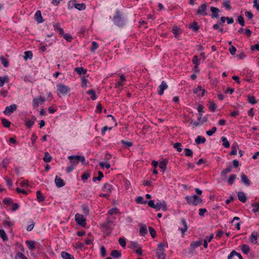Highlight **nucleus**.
Instances as JSON below:
<instances>
[{
    "instance_id": "1",
    "label": "nucleus",
    "mask_w": 259,
    "mask_h": 259,
    "mask_svg": "<svg viewBox=\"0 0 259 259\" xmlns=\"http://www.w3.org/2000/svg\"><path fill=\"white\" fill-rule=\"evenodd\" d=\"M113 21L115 25L119 27H122L125 24L124 17L118 10L116 11L115 15L113 18Z\"/></svg>"
},
{
    "instance_id": "2",
    "label": "nucleus",
    "mask_w": 259,
    "mask_h": 259,
    "mask_svg": "<svg viewBox=\"0 0 259 259\" xmlns=\"http://www.w3.org/2000/svg\"><path fill=\"white\" fill-rule=\"evenodd\" d=\"M113 224V222L112 220L109 218H107L106 222L101 225V228L103 229V231L106 232V235H110L113 230L112 228Z\"/></svg>"
},
{
    "instance_id": "3",
    "label": "nucleus",
    "mask_w": 259,
    "mask_h": 259,
    "mask_svg": "<svg viewBox=\"0 0 259 259\" xmlns=\"http://www.w3.org/2000/svg\"><path fill=\"white\" fill-rule=\"evenodd\" d=\"M156 255L157 259H165L166 254L165 253V249H164V245L162 243L158 244V248L156 250Z\"/></svg>"
},
{
    "instance_id": "4",
    "label": "nucleus",
    "mask_w": 259,
    "mask_h": 259,
    "mask_svg": "<svg viewBox=\"0 0 259 259\" xmlns=\"http://www.w3.org/2000/svg\"><path fill=\"white\" fill-rule=\"evenodd\" d=\"M204 107L202 105H199L198 106L197 110L199 112V117H198V120L200 121L201 124L205 123L207 121V118L206 117H202L203 111Z\"/></svg>"
},
{
    "instance_id": "5",
    "label": "nucleus",
    "mask_w": 259,
    "mask_h": 259,
    "mask_svg": "<svg viewBox=\"0 0 259 259\" xmlns=\"http://www.w3.org/2000/svg\"><path fill=\"white\" fill-rule=\"evenodd\" d=\"M75 220L78 224L82 227L84 226L86 224L85 218H84L83 215L80 214L79 213H76L75 214Z\"/></svg>"
},
{
    "instance_id": "6",
    "label": "nucleus",
    "mask_w": 259,
    "mask_h": 259,
    "mask_svg": "<svg viewBox=\"0 0 259 259\" xmlns=\"http://www.w3.org/2000/svg\"><path fill=\"white\" fill-rule=\"evenodd\" d=\"M57 87L58 88V91L61 94L65 95L67 93L70 91V89L69 87L62 84H58L57 85Z\"/></svg>"
},
{
    "instance_id": "7",
    "label": "nucleus",
    "mask_w": 259,
    "mask_h": 259,
    "mask_svg": "<svg viewBox=\"0 0 259 259\" xmlns=\"http://www.w3.org/2000/svg\"><path fill=\"white\" fill-rule=\"evenodd\" d=\"M207 5L206 3H204L201 5L196 10V14L202 16L207 15L206 13Z\"/></svg>"
},
{
    "instance_id": "8",
    "label": "nucleus",
    "mask_w": 259,
    "mask_h": 259,
    "mask_svg": "<svg viewBox=\"0 0 259 259\" xmlns=\"http://www.w3.org/2000/svg\"><path fill=\"white\" fill-rule=\"evenodd\" d=\"M156 209V210L158 211L161 208L163 211H165L167 210V205L165 201H162V202L159 201L157 202L156 204H155V207L154 208Z\"/></svg>"
},
{
    "instance_id": "9",
    "label": "nucleus",
    "mask_w": 259,
    "mask_h": 259,
    "mask_svg": "<svg viewBox=\"0 0 259 259\" xmlns=\"http://www.w3.org/2000/svg\"><path fill=\"white\" fill-rule=\"evenodd\" d=\"M17 108V105L14 104L9 106L6 107L3 112L5 115H10L13 112L16 110Z\"/></svg>"
},
{
    "instance_id": "10",
    "label": "nucleus",
    "mask_w": 259,
    "mask_h": 259,
    "mask_svg": "<svg viewBox=\"0 0 259 259\" xmlns=\"http://www.w3.org/2000/svg\"><path fill=\"white\" fill-rule=\"evenodd\" d=\"M46 101L44 97L40 96L39 98H34L33 100V106L34 107H37L39 104H42Z\"/></svg>"
},
{
    "instance_id": "11",
    "label": "nucleus",
    "mask_w": 259,
    "mask_h": 259,
    "mask_svg": "<svg viewBox=\"0 0 259 259\" xmlns=\"http://www.w3.org/2000/svg\"><path fill=\"white\" fill-rule=\"evenodd\" d=\"M192 205L196 206L198 204L202 202V199L201 198L197 196V195H194L192 196Z\"/></svg>"
},
{
    "instance_id": "12",
    "label": "nucleus",
    "mask_w": 259,
    "mask_h": 259,
    "mask_svg": "<svg viewBox=\"0 0 259 259\" xmlns=\"http://www.w3.org/2000/svg\"><path fill=\"white\" fill-rule=\"evenodd\" d=\"M210 11L211 12V17L212 18H218L219 17L220 10L218 8L214 7H211Z\"/></svg>"
},
{
    "instance_id": "13",
    "label": "nucleus",
    "mask_w": 259,
    "mask_h": 259,
    "mask_svg": "<svg viewBox=\"0 0 259 259\" xmlns=\"http://www.w3.org/2000/svg\"><path fill=\"white\" fill-rule=\"evenodd\" d=\"M55 183L56 186L58 188L62 187L65 185L64 181L61 178L58 177L57 176H56Z\"/></svg>"
},
{
    "instance_id": "14",
    "label": "nucleus",
    "mask_w": 259,
    "mask_h": 259,
    "mask_svg": "<svg viewBox=\"0 0 259 259\" xmlns=\"http://www.w3.org/2000/svg\"><path fill=\"white\" fill-rule=\"evenodd\" d=\"M167 87L168 86L166 83L164 81H162L161 84L158 87V94L159 95H163L164 91L166 90Z\"/></svg>"
},
{
    "instance_id": "15",
    "label": "nucleus",
    "mask_w": 259,
    "mask_h": 259,
    "mask_svg": "<svg viewBox=\"0 0 259 259\" xmlns=\"http://www.w3.org/2000/svg\"><path fill=\"white\" fill-rule=\"evenodd\" d=\"M241 182L246 186H249L251 184V182L248 177L244 174L241 175Z\"/></svg>"
},
{
    "instance_id": "16",
    "label": "nucleus",
    "mask_w": 259,
    "mask_h": 259,
    "mask_svg": "<svg viewBox=\"0 0 259 259\" xmlns=\"http://www.w3.org/2000/svg\"><path fill=\"white\" fill-rule=\"evenodd\" d=\"M258 236L257 235V233L253 232L251 233V236L249 238V240L253 244H257V239Z\"/></svg>"
},
{
    "instance_id": "17",
    "label": "nucleus",
    "mask_w": 259,
    "mask_h": 259,
    "mask_svg": "<svg viewBox=\"0 0 259 259\" xmlns=\"http://www.w3.org/2000/svg\"><path fill=\"white\" fill-rule=\"evenodd\" d=\"M68 159H76L78 160V161H80L82 164L84 163L85 157L81 155H70L68 157Z\"/></svg>"
},
{
    "instance_id": "18",
    "label": "nucleus",
    "mask_w": 259,
    "mask_h": 259,
    "mask_svg": "<svg viewBox=\"0 0 259 259\" xmlns=\"http://www.w3.org/2000/svg\"><path fill=\"white\" fill-rule=\"evenodd\" d=\"M34 17L36 21L39 23H41L44 21L41 16V12L39 10L36 12Z\"/></svg>"
},
{
    "instance_id": "19",
    "label": "nucleus",
    "mask_w": 259,
    "mask_h": 259,
    "mask_svg": "<svg viewBox=\"0 0 259 259\" xmlns=\"http://www.w3.org/2000/svg\"><path fill=\"white\" fill-rule=\"evenodd\" d=\"M110 255L115 258H119L121 256V253L120 251L118 250H112L111 252Z\"/></svg>"
},
{
    "instance_id": "20",
    "label": "nucleus",
    "mask_w": 259,
    "mask_h": 259,
    "mask_svg": "<svg viewBox=\"0 0 259 259\" xmlns=\"http://www.w3.org/2000/svg\"><path fill=\"white\" fill-rule=\"evenodd\" d=\"M181 222L182 225H183L184 227L181 228L180 230L181 232V233L182 234H183L185 233V232H186V231L188 229V226H187V223H186L185 219H184V218L181 219Z\"/></svg>"
},
{
    "instance_id": "21",
    "label": "nucleus",
    "mask_w": 259,
    "mask_h": 259,
    "mask_svg": "<svg viewBox=\"0 0 259 259\" xmlns=\"http://www.w3.org/2000/svg\"><path fill=\"white\" fill-rule=\"evenodd\" d=\"M237 196L238 199L242 202H245L246 201V197L245 194L243 192H238L237 193Z\"/></svg>"
},
{
    "instance_id": "22",
    "label": "nucleus",
    "mask_w": 259,
    "mask_h": 259,
    "mask_svg": "<svg viewBox=\"0 0 259 259\" xmlns=\"http://www.w3.org/2000/svg\"><path fill=\"white\" fill-rule=\"evenodd\" d=\"M167 162L168 160L167 159H164V160L160 162L159 167L163 170V172L166 169V165L167 164Z\"/></svg>"
},
{
    "instance_id": "23",
    "label": "nucleus",
    "mask_w": 259,
    "mask_h": 259,
    "mask_svg": "<svg viewBox=\"0 0 259 259\" xmlns=\"http://www.w3.org/2000/svg\"><path fill=\"white\" fill-rule=\"evenodd\" d=\"M213 237V234H211L210 236H207L205 237L203 242V246L204 248H206L207 247V243L210 242Z\"/></svg>"
},
{
    "instance_id": "24",
    "label": "nucleus",
    "mask_w": 259,
    "mask_h": 259,
    "mask_svg": "<svg viewBox=\"0 0 259 259\" xmlns=\"http://www.w3.org/2000/svg\"><path fill=\"white\" fill-rule=\"evenodd\" d=\"M61 254L63 259H74L73 255L66 251H62Z\"/></svg>"
},
{
    "instance_id": "25",
    "label": "nucleus",
    "mask_w": 259,
    "mask_h": 259,
    "mask_svg": "<svg viewBox=\"0 0 259 259\" xmlns=\"http://www.w3.org/2000/svg\"><path fill=\"white\" fill-rule=\"evenodd\" d=\"M189 28L192 29L194 32H196L199 30V26L197 22L194 21L193 23L189 24Z\"/></svg>"
},
{
    "instance_id": "26",
    "label": "nucleus",
    "mask_w": 259,
    "mask_h": 259,
    "mask_svg": "<svg viewBox=\"0 0 259 259\" xmlns=\"http://www.w3.org/2000/svg\"><path fill=\"white\" fill-rule=\"evenodd\" d=\"M147 233V227L145 225L141 226L140 228V234L141 236H144Z\"/></svg>"
},
{
    "instance_id": "27",
    "label": "nucleus",
    "mask_w": 259,
    "mask_h": 259,
    "mask_svg": "<svg viewBox=\"0 0 259 259\" xmlns=\"http://www.w3.org/2000/svg\"><path fill=\"white\" fill-rule=\"evenodd\" d=\"M241 249L244 253L247 254L250 251V247L247 244H243L241 246Z\"/></svg>"
},
{
    "instance_id": "28",
    "label": "nucleus",
    "mask_w": 259,
    "mask_h": 259,
    "mask_svg": "<svg viewBox=\"0 0 259 259\" xmlns=\"http://www.w3.org/2000/svg\"><path fill=\"white\" fill-rule=\"evenodd\" d=\"M26 243L28 247V248L31 250H34L35 248V246L34 245V242L33 241L27 240L26 241Z\"/></svg>"
},
{
    "instance_id": "29",
    "label": "nucleus",
    "mask_w": 259,
    "mask_h": 259,
    "mask_svg": "<svg viewBox=\"0 0 259 259\" xmlns=\"http://www.w3.org/2000/svg\"><path fill=\"white\" fill-rule=\"evenodd\" d=\"M87 94L90 95L91 96V99L92 100H95L97 99V96L96 94V92L94 90L91 89V90L88 91L87 92Z\"/></svg>"
},
{
    "instance_id": "30",
    "label": "nucleus",
    "mask_w": 259,
    "mask_h": 259,
    "mask_svg": "<svg viewBox=\"0 0 259 259\" xmlns=\"http://www.w3.org/2000/svg\"><path fill=\"white\" fill-rule=\"evenodd\" d=\"M52 159V156L48 152L45 153V155L43 157V160L45 162H50Z\"/></svg>"
},
{
    "instance_id": "31",
    "label": "nucleus",
    "mask_w": 259,
    "mask_h": 259,
    "mask_svg": "<svg viewBox=\"0 0 259 259\" xmlns=\"http://www.w3.org/2000/svg\"><path fill=\"white\" fill-rule=\"evenodd\" d=\"M74 71H76L79 74H85L87 73V70L84 69L83 67H76L74 69Z\"/></svg>"
},
{
    "instance_id": "32",
    "label": "nucleus",
    "mask_w": 259,
    "mask_h": 259,
    "mask_svg": "<svg viewBox=\"0 0 259 259\" xmlns=\"http://www.w3.org/2000/svg\"><path fill=\"white\" fill-rule=\"evenodd\" d=\"M201 244H202V241H196L192 242L190 245H191V247L192 249L193 250L196 248L200 246Z\"/></svg>"
},
{
    "instance_id": "33",
    "label": "nucleus",
    "mask_w": 259,
    "mask_h": 259,
    "mask_svg": "<svg viewBox=\"0 0 259 259\" xmlns=\"http://www.w3.org/2000/svg\"><path fill=\"white\" fill-rule=\"evenodd\" d=\"M75 8L79 11L84 10L86 8V5L84 3L76 4L75 3Z\"/></svg>"
},
{
    "instance_id": "34",
    "label": "nucleus",
    "mask_w": 259,
    "mask_h": 259,
    "mask_svg": "<svg viewBox=\"0 0 259 259\" xmlns=\"http://www.w3.org/2000/svg\"><path fill=\"white\" fill-rule=\"evenodd\" d=\"M125 81V77L124 76V75L123 74H120V81H119L117 83H116L115 87L116 88H118L119 87L122 86V82H124Z\"/></svg>"
},
{
    "instance_id": "35",
    "label": "nucleus",
    "mask_w": 259,
    "mask_h": 259,
    "mask_svg": "<svg viewBox=\"0 0 259 259\" xmlns=\"http://www.w3.org/2000/svg\"><path fill=\"white\" fill-rule=\"evenodd\" d=\"M36 197L38 201L39 202H42L45 200L44 196H43L41 192L39 190L37 191L36 192Z\"/></svg>"
},
{
    "instance_id": "36",
    "label": "nucleus",
    "mask_w": 259,
    "mask_h": 259,
    "mask_svg": "<svg viewBox=\"0 0 259 259\" xmlns=\"http://www.w3.org/2000/svg\"><path fill=\"white\" fill-rule=\"evenodd\" d=\"M102 190L103 191L107 190L108 192H111L112 190V187L110 184L105 183L103 187Z\"/></svg>"
},
{
    "instance_id": "37",
    "label": "nucleus",
    "mask_w": 259,
    "mask_h": 259,
    "mask_svg": "<svg viewBox=\"0 0 259 259\" xmlns=\"http://www.w3.org/2000/svg\"><path fill=\"white\" fill-rule=\"evenodd\" d=\"M239 148L237 144L233 145L232 146V151L229 153L230 155H234L237 154V149Z\"/></svg>"
},
{
    "instance_id": "38",
    "label": "nucleus",
    "mask_w": 259,
    "mask_h": 259,
    "mask_svg": "<svg viewBox=\"0 0 259 259\" xmlns=\"http://www.w3.org/2000/svg\"><path fill=\"white\" fill-rule=\"evenodd\" d=\"M247 101L251 104H255L257 102L254 96L250 95L247 96Z\"/></svg>"
},
{
    "instance_id": "39",
    "label": "nucleus",
    "mask_w": 259,
    "mask_h": 259,
    "mask_svg": "<svg viewBox=\"0 0 259 259\" xmlns=\"http://www.w3.org/2000/svg\"><path fill=\"white\" fill-rule=\"evenodd\" d=\"M221 140L223 142V146L225 148H229L230 147V143L226 137H222Z\"/></svg>"
},
{
    "instance_id": "40",
    "label": "nucleus",
    "mask_w": 259,
    "mask_h": 259,
    "mask_svg": "<svg viewBox=\"0 0 259 259\" xmlns=\"http://www.w3.org/2000/svg\"><path fill=\"white\" fill-rule=\"evenodd\" d=\"M236 175L235 174L231 175L229 178L228 180V183L229 185H231L233 184L234 180L236 179Z\"/></svg>"
},
{
    "instance_id": "41",
    "label": "nucleus",
    "mask_w": 259,
    "mask_h": 259,
    "mask_svg": "<svg viewBox=\"0 0 259 259\" xmlns=\"http://www.w3.org/2000/svg\"><path fill=\"white\" fill-rule=\"evenodd\" d=\"M206 141V139L204 137H202L201 136H198L197 138L195 139V143L197 144H199L200 143H204Z\"/></svg>"
},
{
    "instance_id": "42",
    "label": "nucleus",
    "mask_w": 259,
    "mask_h": 259,
    "mask_svg": "<svg viewBox=\"0 0 259 259\" xmlns=\"http://www.w3.org/2000/svg\"><path fill=\"white\" fill-rule=\"evenodd\" d=\"M192 62L195 65L194 68H197V66H199L200 62L198 59L197 56H194L192 59Z\"/></svg>"
},
{
    "instance_id": "43",
    "label": "nucleus",
    "mask_w": 259,
    "mask_h": 259,
    "mask_svg": "<svg viewBox=\"0 0 259 259\" xmlns=\"http://www.w3.org/2000/svg\"><path fill=\"white\" fill-rule=\"evenodd\" d=\"M0 60L5 67H8L9 66V63L7 59H5L3 56H1Z\"/></svg>"
},
{
    "instance_id": "44",
    "label": "nucleus",
    "mask_w": 259,
    "mask_h": 259,
    "mask_svg": "<svg viewBox=\"0 0 259 259\" xmlns=\"http://www.w3.org/2000/svg\"><path fill=\"white\" fill-rule=\"evenodd\" d=\"M223 5L227 10H230L231 9L230 0H225L223 3Z\"/></svg>"
},
{
    "instance_id": "45",
    "label": "nucleus",
    "mask_w": 259,
    "mask_h": 259,
    "mask_svg": "<svg viewBox=\"0 0 259 259\" xmlns=\"http://www.w3.org/2000/svg\"><path fill=\"white\" fill-rule=\"evenodd\" d=\"M0 237L3 239L4 241L7 240L8 239L7 234L5 231L3 229H0Z\"/></svg>"
},
{
    "instance_id": "46",
    "label": "nucleus",
    "mask_w": 259,
    "mask_h": 259,
    "mask_svg": "<svg viewBox=\"0 0 259 259\" xmlns=\"http://www.w3.org/2000/svg\"><path fill=\"white\" fill-rule=\"evenodd\" d=\"M104 177V175L103 172H102L100 171H98V176H97V177H94L93 179V180L94 182H95L96 181H101L102 178Z\"/></svg>"
},
{
    "instance_id": "47",
    "label": "nucleus",
    "mask_w": 259,
    "mask_h": 259,
    "mask_svg": "<svg viewBox=\"0 0 259 259\" xmlns=\"http://www.w3.org/2000/svg\"><path fill=\"white\" fill-rule=\"evenodd\" d=\"M2 124L4 126L6 127H9L11 125V122L5 118H3L2 120Z\"/></svg>"
},
{
    "instance_id": "48",
    "label": "nucleus",
    "mask_w": 259,
    "mask_h": 259,
    "mask_svg": "<svg viewBox=\"0 0 259 259\" xmlns=\"http://www.w3.org/2000/svg\"><path fill=\"white\" fill-rule=\"evenodd\" d=\"M25 56H24V60H26L27 59H31L32 57V53L31 51H26L24 53Z\"/></svg>"
},
{
    "instance_id": "49",
    "label": "nucleus",
    "mask_w": 259,
    "mask_h": 259,
    "mask_svg": "<svg viewBox=\"0 0 259 259\" xmlns=\"http://www.w3.org/2000/svg\"><path fill=\"white\" fill-rule=\"evenodd\" d=\"M35 119L34 120H26L25 121V124L26 125L27 127L29 128H31L32 125L34 124V121Z\"/></svg>"
},
{
    "instance_id": "50",
    "label": "nucleus",
    "mask_w": 259,
    "mask_h": 259,
    "mask_svg": "<svg viewBox=\"0 0 259 259\" xmlns=\"http://www.w3.org/2000/svg\"><path fill=\"white\" fill-rule=\"evenodd\" d=\"M184 150H185V155L186 156H190V157H192L193 156V151L189 149V148H185L184 149Z\"/></svg>"
},
{
    "instance_id": "51",
    "label": "nucleus",
    "mask_w": 259,
    "mask_h": 259,
    "mask_svg": "<svg viewBox=\"0 0 259 259\" xmlns=\"http://www.w3.org/2000/svg\"><path fill=\"white\" fill-rule=\"evenodd\" d=\"M90 174L89 171H85L81 176V179L83 181H85L90 177Z\"/></svg>"
},
{
    "instance_id": "52",
    "label": "nucleus",
    "mask_w": 259,
    "mask_h": 259,
    "mask_svg": "<svg viewBox=\"0 0 259 259\" xmlns=\"http://www.w3.org/2000/svg\"><path fill=\"white\" fill-rule=\"evenodd\" d=\"M98 44L96 41H93L90 50L91 52H94L98 48Z\"/></svg>"
},
{
    "instance_id": "53",
    "label": "nucleus",
    "mask_w": 259,
    "mask_h": 259,
    "mask_svg": "<svg viewBox=\"0 0 259 259\" xmlns=\"http://www.w3.org/2000/svg\"><path fill=\"white\" fill-rule=\"evenodd\" d=\"M209 109L211 110L212 112H214L217 107V105L215 103L209 102Z\"/></svg>"
},
{
    "instance_id": "54",
    "label": "nucleus",
    "mask_w": 259,
    "mask_h": 259,
    "mask_svg": "<svg viewBox=\"0 0 259 259\" xmlns=\"http://www.w3.org/2000/svg\"><path fill=\"white\" fill-rule=\"evenodd\" d=\"M136 202L137 203L146 204L147 201L144 200V198L142 196H138L136 199Z\"/></svg>"
},
{
    "instance_id": "55",
    "label": "nucleus",
    "mask_w": 259,
    "mask_h": 259,
    "mask_svg": "<svg viewBox=\"0 0 259 259\" xmlns=\"http://www.w3.org/2000/svg\"><path fill=\"white\" fill-rule=\"evenodd\" d=\"M15 259H27V257L21 252H18L15 256Z\"/></svg>"
},
{
    "instance_id": "56",
    "label": "nucleus",
    "mask_w": 259,
    "mask_h": 259,
    "mask_svg": "<svg viewBox=\"0 0 259 259\" xmlns=\"http://www.w3.org/2000/svg\"><path fill=\"white\" fill-rule=\"evenodd\" d=\"M182 144L180 143H176L174 144L173 146L175 148L177 149V151L179 152L182 151V148H181Z\"/></svg>"
},
{
    "instance_id": "57",
    "label": "nucleus",
    "mask_w": 259,
    "mask_h": 259,
    "mask_svg": "<svg viewBox=\"0 0 259 259\" xmlns=\"http://www.w3.org/2000/svg\"><path fill=\"white\" fill-rule=\"evenodd\" d=\"M118 209L117 207H114L112 209H110L108 210V213L110 215H112L113 214H116L118 213Z\"/></svg>"
},
{
    "instance_id": "58",
    "label": "nucleus",
    "mask_w": 259,
    "mask_h": 259,
    "mask_svg": "<svg viewBox=\"0 0 259 259\" xmlns=\"http://www.w3.org/2000/svg\"><path fill=\"white\" fill-rule=\"evenodd\" d=\"M148 229L149 230L150 234L151 235V237L153 238H155L156 237V235L155 230L151 227H149Z\"/></svg>"
},
{
    "instance_id": "59",
    "label": "nucleus",
    "mask_w": 259,
    "mask_h": 259,
    "mask_svg": "<svg viewBox=\"0 0 259 259\" xmlns=\"http://www.w3.org/2000/svg\"><path fill=\"white\" fill-rule=\"evenodd\" d=\"M121 143L127 148L131 147L133 146V143L131 142L125 141L124 140H122L121 141Z\"/></svg>"
},
{
    "instance_id": "60",
    "label": "nucleus",
    "mask_w": 259,
    "mask_h": 259,
    "mask_svg": "<svg viewBox=\"0 0 259 259\" xmlns=\"http://www.w3.org/2000/svg\"><path fill=\"white\" fill-rule=\"evenodd\" d=\"M237 21L241 26H244L245 25V22L243 17L242 16H239L238 17Z\"/></svg>"
},
{
    "instance_id": "61",
    "label": "nucleus",
    "mask_w": 259,
    "mask_h": 259,
    "mask_svg": "<svg viewBox=\"0 0 259 259\" xmlns=\"http://www.w3.org/2000/svg\"><path fill=\"white\" fill-rule=\"evenodd\" d=\"M217 131V128L214 126L212 127L210 130L206 132V134L209 136H212Z\"/></svg>"
},
{
    "instance_id": "62",
    "label": "nucleus",
    "mask_w": 259,
    "mask_h": 259,
    "mask_svg": "<svg viewBox=\"0 0 259 259\" xmlns=\"http://www.w3.org/2000/svg\"><path fill=\"white\" fill-rule=\"evenodd\" d=\"M99 165L102 168L106 167L107 169H109L111 166L109 163H105L104 162H100L99 163Z\"/></svg>"
},
{
    "instance_id": "63",
    "label": "nucleus",
    "mask_w": 259,
    "mask_h": 259,
    "mask_svg": "<svg viewBox=\"0 0 259 259\" xmlns=\"http://www.w3.org/2000/svg\"><path fill=\"white\" fill-rule=\"evenodd\" d=\"M64 39H65L68 42H71L72 39V37L69 33H65L63 35Z\"/></svg>"
},
{
    "instance_id": "64",
    "label": "nucleus",
    "mask_w": 259,
    "mask_h": 259,
    "mask_svg": "<svg viewBox=\"0 0 259 259\" xmlns=\"http://www.w3.org/2000/svg\"><path fill=\"white\" fill-rule=\"evenodd\" d=\"M252 206L253 207V211L254 212H257L259 211V204L258 203L252 204Z\"/></svg>"
}]
</instances>
